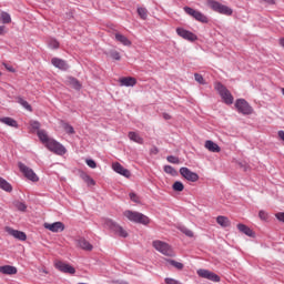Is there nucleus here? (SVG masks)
<instances>
[{"mask_svg":"<svg viewBox=\"0 0 284 284\" xmlns=\"http://www.w3.org/2000/svg\"><path fill=\"white\" fill-rule=\"evenodd\" d=\"M51 63L54 68H58V70L65 71L70 69V65L68 64V62L61 58H52Z\"/></svg>","mask_w":284,"mask_h":284,"instance_id":"nucleus-16","label":"nucleus"},{"mask_svg":"<svg viewBox=\"0 0 284 284\" xmlns=\"http://www.w3.org/2000/svg\"><path fill=\"white\" fill-rule=\"evenodd\" d=\"M69 83L74 88V90H80L81 89V82L77 80V78H69Z\"/></svg>","mask_w":284,"mask_h":284,"instance_id":"nucleus-35","label":"nucleus"},{"mask_svg":"<svg viewBox=\"0 0 284 284\" xmlns=\"http://www.w3.org/2000/svg\"><path fill=\"white\" fill-rule=\"evenodd\" d=\"M0 190H3L4 192H12V184L0 176Z\"/></svg>","mask_w":284,"mask_h":284,"instance_id":"nucleus-28","label":"nucleus"},{"mask_svg":"<svg viewBox=\"0 0 284 284\" xmlns=\"http://www.w3.org/2000/svg\"><path fill=\"white\" fill-rule=\"evenodd\" d=\"M3 65L9 72H14V68H12V65H8L7 63H3Z\"/></svg>","mask_w":284,"mask_h":284,"instance_id":"nucleus-50","label":"nucleus"},{"mask_svg":"<svg viewBox=\"0 0 284 284\" xmlns=\"http://www.w3.org/2000/svg\"><path fill=\"white\" fill-rule=\"evenodd\" d=\"M176 34L181 37L182 39H185L186 41H196V34L193 32L185 30L183 28H178L176 29Z\"/></svg>","mask_w":284,"mask_h":284,"instance_id":"nucleus-14","label":"nucleus"},{"mask_svg":"<svg viewBox=\"0 0 284 284\" xmlns=\"http://www.w3.org/2000/svg\"><path fill=\"white\" fill-rule=\"evenodd\" d=\"M153 247L164 256H173L172 246L163 241H153Z\"/></svg>","mask_w":284,"mask_h":284,"instance_id":"nucleus-7","label":"nucleus"},{"mask_svg":"<svg viewBox=\"0 0 284 284\" xmlns=\"http://www.w3.org/2000/svg\"><path fill=\"white\" fill-rule=\"evenodd\" d=\"M166 161L169 163H173L174 165H179V163H181V160H179V158L174 155L166 156Z\"/></svg>","mask_w":284,"mask_h":284,"instance_id":"nucleus-39","label":"nucleus"},{"mask_svg":"<svg viewBox=\"0 0 284 284\" xmlns=\"http://www.w3.org/2000/svg\"><path fill=\"white\" fill-rule=\"evenodd\" d=\"M164 172L166 174H171L172 176H174V174H176V170H174V168L172 165H164Z\"/></svg>","mask_w":284,"mask_h":284,"instance_id":"nucleus-41","label":"nucleus"},{"mask_svg":"<svg viewBox=\"0 0 284 284\" xmlns=\"http://www.w3.org/2000/svg\"><path fill=\"white\" fill-rule=\"evenodd\" d=\"M0 123H4V125H8L9 128H19L17 120L10 116L0 118Z\"/></svg>","mask_w":284,"mask_h":284,"instance_id":"nucleus-22","label":"nucleus"},{"mask_svg":"<svg viewBox=\"0 0 284 284\" xmlns=\"http://www.w3.org/2000/svg\"><path fill=\"white\" fill-rule=\"evenodd\" d=\"M0 273L1 274H7L9 276H12V274H17V267L11 266V265L0 266Z\"/></svg>","mask_w":284,"mask_h":284,"instance_id":"nucleus-24","label":"nucleus"},{"mask_svg":"<svg viewBox=\"0 0 284 284\" xmlns=\"http://www.w3.org/2000/svg\"><path fill=\"white\" fill-rule=\"evenodd\" d=\"M164 119H170V115H168V114H164Z\"/></svg>","mask_w":284,"mask_h":284,"instance_id":"nucleus-56","label":"nucleus"},{"mask_svg":"<svg viewBox=\"0 0 284 284\" xmlns=\"http://www.w3.org/2000/svg\"><path fill=\"white\" fill-rule=\"evenodd\" d=\"M204 148L209 150V152H221V146H219V144L212 140H206Z\"/></svg>","mask_w":284,"mask_h":284,"instance_id":"nucleus-20","label":"nucleus"},{"mask_svg":"<svg viewBox=\"0 0 284 284\" xmlns=\"http://www.w3.org/2000/svg\"><path fill=\"white\" fill-rule=\"evenodd\" d=\"M0 19L2 23H12V17H10V13L2 11L0 14Z\"/></svg>","mask_w":284,"mask_h":284,"instance_id":"nucleus-32","label":"nucleus"},{"mask_svg":"<svg viewBox=\"0 0 284 284\" xmlns=\"http://www.w3.org/2000/svg\"><path fill=\"white\" fill-rule=\"evenodd\" d=\"M49 48H51V50H57L59 49V41L54 40V39H51L49 41Z\"/></svg>","mask_w":284,"mask_h":284,"instance_id":"nucleus-43","label":"nucleus"},{"mask_svg":"<svg viewBox=\"0 0 284 284\" xmlns=\"http://www.w3.org/2000/svg\"><path fill=\"white\" fill-rule=\"evenodd\" d=\"M112 170L116 172V174H120L121 176H124L125 179H130L132 174L130 173V170L123 168L121 163L115 162L112 164Z\"/></svg>","mask_w":284,"mask_h":284,"instance_id":"nucleus-15","label":"nucleus"},{"mask_svg":"<svg viewBox=\"0 0 284 284\" xmlns=\"http://www.w3.org/2000/svg\"><path fill=\"white\" fill-rule=\"evenodd\" d=\"M235 108L240 114H252L254 112V109H252V105L245 99H237L235 101Z\"/></svg>","mask_w":284,"mask_h":284,"instance_id":"nucleus-8","label":"nucleus"},{"mask_svg":"<svg viewBox=\"0 0 284 284\" xmlns=\"http://www.w3.org/2000/svg\"><path fill=\"white\" fill-rule=\"evenodd\" d=\"M123 215L132 223H140L141 225L150 224V217H148L143 213L128 210V211H124Z\"/></svg>","mask_w":284,"mask_h":284,"instance_id":"nucleus-1","label":"nucleus"},{"mask_svg":"<svg viewBox=\"0 0 284 284\" xmlns=\"http://www.w3.org/2000/svg\"><path fill=\"white\" fill-rule=\"evenodd\" d=\"M209 7L213 9L214 12H219L220 14H225L226 17H232L233 10L232 8L221 4L219 1L209 0Z\"/></svg>","mask_w":284,"mask_h":284,"instance_id":"nucleus-4","label":"nucleus"},{"mask_svg":"<svg viewBox=\"0 0 284 284\" xmlns=\"http://www.w3.org/2000/svg\"><path fill=\"white\" fill-rule=\"evenodd\" d=\"M45 148L49 150V152H53V154H58V156H63V154L68 153V149H65V146L63 144H61V142L51 139Z\"/></svg>","mask_w":284,"mask_h":284,"instance_id":"nucleus-3","label":"nucleus"},{"mask_svg":"<svg viewBox=\"0 0 284 284\" xmlns=\"http://www.w3.org/2000/svg\"><path fill=\"white\" fill-rule=\"evenodd\" d=\"M60 125H61V128H63V130L67 132V134H74V132H75L74 126L71 125L70 123L61 120Z\"/></svg>","mask_w":284,"mask_h":284,"instance_id":"nucleus-27","label":"nucleus"},{"mask_svg":"<svg viewBox=\"0 0 284 284\" xmlns=\"http://www.w3.org/2000/svg\"><path fill=\"white\" fill-rule=\"evenodd\" d=\"M275 217L277 219V221H281L282 223H284V212L276 213Z\"/></svg>","mask_w":284,"mask_h":284,"instance_id":"nucleus-49","label":"nucleus"},{"mask_svg":"<svg viewBox=\"0 0 284 284\" xmlns=\"http://www.w3.org/2000/svg\"><path fill=\"white\" fill-rule=\"evenodd\" d=\"M44 229L49 230V232L59 233L65 230V224L63 222L44 223Z\"/></svg>","mask_w":284,"mask_h":284,"instance_id":"nucleus-13","label":"nucleus"},{"mask_svg":"<svg viewBox=\"0 0 284 284\" xmlns=\"http://www.w3.org/2000/svg\"><path fill=\"white\" fill-rule=\"evenodd\" d=\"M183 10L186 14H189V17H192L193 19H195V21H199L200 23H209L210 21V19H207L206 16L203 14V12L192 9V7H184Z\"/></svg>","mask_w":284,"mask_h":284,"instance_id":"nucleus-6","label":"nucleus"},{"mask_svg":"<svg viewBox=\"0 0 284 284\" xmlns=\"http://www.w3.org/2000/svg\"><path fill=\"white\" fill-rule=\"evenodd\" d=\"M55 268L59 270V272H62L63 274H75L77 270L74 266H71L70 264H67L64 262H55Z\"/></svg>","mask_w":284,"mask_h":284,"instance_id":"nucleus-12","label":"nucleus"},{"mask_svg":"<svg viewBox=\"0 0 284 284\" xmlns=\"http://www.w3.org/2000/svg\"><path fill=\"white\" fill-rule=\"evenodd\" d=\"M37 135L44 145H48V142L52 141V138L48 136V132H45V130H38Z\"/></svg>","mask_w":284,"mask_h":284,"instance_id":"nucleus-23","label":"nucleus"},{"mask_svg":"<svg viewBox=\"0 0 284 284\" xmlns=\"http://www.w3.org/2000/svg\"><path fill=\"white\" fill-rule=\"evenodd\" d=\"M138 14H139V17H141V19H143V21H145V19H148V9H145L143 7H139Z\"/></svg>","mask_w":284,"mask_h":284,"instance_id":"nucleus-36","label":"nucleus"},{"mask_svg":"<svg viewBox=\"0 0 284 284\" xmlns=\"http://www.w3.org/2000/svg\"><path fill=\"white\" fill-rule=\"evenodd\" d=\"M196 273H197V276H200L201 278H207V281H212L213 283L221 282V277L216 273L211 272L209 270L200 268L197 270Z\"/></svg>","mask_w":284,"mask_h":284,"instance_id":"nucleus-10","label":"nucleus"},{"mask_svg":"<svg viewBox=\"0 0 284 284\" xmlns=\"http://www.w3.org/2000/svg\"><path fill=\"white\" fill-rule=\"evenodd\" d=\"M266 3H270L271 6H274L275 1L274 0H265Z\"/></svg>","mask_w":284,"mask_h":284,"instance_id":"nucleus-54","label":"nucleus"},{"mask_svg":"<svg viewBox=\"0 0 284 284\" xmlns=\"http://www.w3.org/2000/svg\"><path fill=\"white\" fill-rule=\"evenodd\" d=\"M18 168L20 172L28 179L29 181H32L33 183H37L39 181V176L32 169H30L28 165L23 164L22 162L18 163Z\"/></svg>","mask_w":284,"mask_h":284,"instance_id":"nucleus-9","label":"nucleus"},{"mask_svg":"<svg viewBox=\"0 0 284 284\" xmlns=\"http://www.w3.org/2000/svg\"><path fill=\"white\" fill-rule=\"evenodd\" d=\"M170 265L175 267V270H183V263L176 262L175 260H166Z\"/></svg>","mask_w":284,"mask_h":284,"instance_id":"nucleus-37","label":"nucleus"},{"mask_svg":"<svg viewBox=\"0 0 284 284\" xmlns=\"http://www.w3.org/2000/svg\"><path fill=\"white\" fill-rule=\"evenodd\" d=\"M194 79L197 83H200L201 85H203L205 83V80L203 79V75L195 73L194 74Z\"/></svg>","mask_w":284,"mask_h":284,"instance_id":"nucleus-44","label":"nucleus"},{"mask_svg":"<svg viewBox=\"0 0 284 284\" xmlns=\"http://www.w3.org/2000/svg\"><path fill=\"white\" fill-rule=\"evenodd\" d=\"M109 54L114 61H121V53L119 51H110Z\"/></svg>","mask_w":284,"mask_h":284,"instance_id":"nucleus-40","label":"nucleus"},{"mask_svg":"<svg viewBox=\"0 0 284 284\" xmlns=\"http://www.w3.org/2000/svg\"><path fill=\"white\" fill-rule=\"evenodd\" d=\"M31 128L32 130H39V128H41V123H39V121H32Z\"/></svg>","mask_w":284,"mask_h":284,"instance_id":"nucleus-48","label":"nucleus"},{"mask_svg":"<svg viewBox=\"0 0 284 284\" xmlns=\"http://www.w3.org/2000/svg\"><path fill=\"white\" fill-rule=\"evenodd\" d=\"M237 230L242 232V234H245L246 236H254V231H252V229H250L245 224H237Z\"/></svg>","mask_w":284,"mask_h":284,"instance_id":"nucleus-25","label":"nucleus"},{"mask_svg":"<svg viewBox=\"0 0 284 284\" xmlns=\"http://www.w3.org/2000/svg\"><path fill=\"white\" fill-rule=\"evenodd\" d=\"M180 230H181V233L185 234V236H189V239L194 237V232H192V230H190L185 226L180 227Z\"/></svg>","mask_w":284,"mask_h":284,"instance_id":"nucleus-38","label":"nucleus"},{"mask_svg":"<svg viewBox=\"0 0 284 284\" xmlns=\"http://www.w3.org/2000/svg\"><path fill=\"white\" fill-rule=\"evenodd\" d=\"M105 227L114 232L116 236H121L122 239H128V231L123 229V226L119 225L116 222L112 220H105Z\"/></svg>","mask_w":284,"mask_h":284,"instance_id":"nucleus-5","label":"nucleus"},{"mask_svg":"<svg viewBox=\"0 0 284 284\" xmlns=\"http://www.w3.org/2000/svg\"><path fill=\"white\" fill-rule=\"evenodd\" d=\"M116 284H129L128 281H118Z\"/></svg>","mask_w":284,"mask_h":284,"instance_id":"nucleus-55","label":"nucleus"},{"mask_svg":"<svg viewBox=\"0 0 284 284\" xmlns=\"http://www.w3.org/2000/svg\"><path fill=\"white\" fill-rule=\"evenodd\" d=\"M277 136L281 139V141L284 142V131L283 130L277 132Z\"/></svg>","mask_w":284,"mask_h":284,"instance_id":"nucleus-51","label":"nucleus"},{"mask_svg":"<svg viewBox=\"0 0 284 284\" xmlns=\"http://www.w3.org/2000/svg\"><path fill=\"white\" fill-rule=\"evenodd\" d=\"M164 283H165V284H182L181 281L174 280V278H172V277H166V278L164 280Z\"/></svg>","mask_w":284,"mask_h":284,"instance_id":"nucleus-46","label":"nucleus"},{"mask_svg":"<svg viewBox=\"0 0 284 284\" xmlns=\"http://www.w3.org/2000/svg\"><path fill=\"white\" fill-rule=\"evenodd\" d=\"M258 216H260L261 221H267L270 219V214L267 212H265L264 210H261L258 212Z\"/></svg>","mask_w":284,"mask_h":284,"instance_id":"nucleus-42","label":"nucleus"},{"mask_svg":"<svg viewBox=\"0 0 284 284\" xmlns=\"http://www.w3.org/2000/svg\"><path fill=\"white\" fill-rule=\"evenodd\" d=\"M158 152H159V149L156 146L151 149V154H156Z\"/></svg>","mask_w":284,"mask_h":284,"instance_id":"nucleus-53","label":"nucleus"},{"mask_svg":"<svg viewBox=\"0 0 284 284\" xmlns=\"http://www.w3.org/2000/svg\"><path fill=\"white\" fill-rule=\"evenodd\" d=\"M0 34H6V27L4 26H0Z\"/></svg>","mask_w":284,"mask_h":284,"instance_id":"nucleus-52","label":"nucleus"},{"mask_svg":"<svg viewBox=\"0 0 284 284\" xmlns=\"http://www.w3.org/2000/svg\"><path fill=\"white\" fill-rule=\"evenodd\" d=\"M129 196L133 203H139V195H136V193H130Z\"/></svg>","mask_w":284,"mask_h":284,"instance_id":"nucleus-47","label":"nucleus"},{"mask_svg":"<svg viewBox=\"0 0 284 284\" xmlns=\"http://www.w3.org/2000/svg\"><path fill=\"white\" fill-rule=\"evenodd\" d=\"M115 40L119 41V43H122V45H132V41L128 39V37L121 34V33H115Z\"/></svg>","mask_w":284,"mask_h":284,"instance_id":"nucleus-26","label":"nucleus"},{"mask_svg":"<svg viewBox=\"0 0 284 284\" xmlns=\"http://www.w3.org/2000/svg\"><path fill=\"white\" fill-rule=\"evenodd\" d=\"M180 174L181 176H183V179L190 181L191 183H196V181H199V175L196 174V172H193L189 168L182 166L180 169Z\"/></svg>","mask_w":284,"mask_h":284,"instance_id":"nucleus-11","label":"nucleus"},{"mask_svg":"<svg viewBox=\"0 0 284 284\" xmlns=\"http://www.w3.org/2000/svg\"><path fill=\"white\" fill-rule=\"evenodd\" d=\"M13 205L16 209L19 210V212H26V210H28V205H26V203L21 201L13 202Z\"/></svg>","mask_w":284,"mask_h":284,"instance_id":"nucleus-33","label":"nucleus"},{"mask_svg":"<svg viewBox=\"0 0 284 284\" xmlns=\"http://www.w3.org/2000/svg\"><path fill=\"white\" fill-rule=\"evenodd\" d=\"M0 77H1V72H0Z\"/></svg>","mask_w":284,"mask_h":284,"instance_id":"nucleus-57","label":"nucleus"},{"mask_svg":"<svg viewBox=\"0 0 284 284\" xmlns=\"http://www.w3.org/2000/svg\"><path fill=\"white\" fill-rule=\"evenodd\" d=\"M85 163L89 168H91L92 170L97 169V162L92 159H88L85 160Z\"/></svg>","mask_w":284,"mask_h":284,"instance_id":"nucleus-45","label":"nucleus"},{"mask_svg":"<svg viewBox=\"0 0 284 284\" xmlns=\"http://www.w3.org/2000/svg\"><path fill=\"white\" fill-rule=\"evenodd\" d=\"M80 178L82 181H84V183H87V185H95L94 179H92L88 173L82 172Z\"/></svg>","mask_w":284,"mask_h":284,"instance_id":"nucleus-30","label":"nucleus"},{"mask_svg":"<svg viewBox=\"0 0 284 284\" xmlns=\"http://www.w3.org/2000/svg\"><path fill=\"white\" fill-rule=\"evenodd\" d=\"M128 138L130 139V141H133V143H138V145H143L144 143L143 138L134 131H130Z\"/></svg>","mask_w":284,"mask_h":284,"instance_id":"nucleus-21","label":"nucleus"},{"mask_svg":"<svg viewBox=\"0 0 284 284\" xmlns=\"http://www.w3.org/2000/svg\"><path fill=\"white\" fill-rule=\"evenodd\" d=\"M120 85L124 88H134V85H136V80L132 77L121 78Z\"/></svg>","mask_w":284,"mask_h":284,"instance_id":"nucleus-19","label":"nucleus"},{"mask_svg":"<svg viewBox=\"0 0 284 284\" xmlns=\"http://www.w3.org/2000/svg\"><path fill=\"white\" fill-rule=\"evenodd\" d=\"M75 243L78 247H81V250H85V252H92V250H94V246H92V244H90V242H88L85 237H79L78 240H75Z\"/></svg>","mask_w":284,"mask_h":284,"instance_id":"nucleus-18","label":"nucleus"},{"mask_svg":"<svg viewBox=\"0 0 284 284\" xmlns=\"http://www.w3.org/2000/svg\"><path fill=\"white\" fill-rule=\"evenodd\" d=\"M172 187L174 192H183V190H185V185H183L181 181L174 182Z\"/></svg>","mask_w":284,"mask_h":284,"instance_id":"nucleus-34","label":"nucleus"},{"mask_svg":"<svg viewBox=\"0 0 284 284\" xmlns=\"http://www.w3.org/2000/svg\"><path fill=\"white\" fill-rule=\"evenodd\" d=\"M18 103L28 112H32V105H30V103H28L23 98H18Z\"/></svg>","mask_w":284,"mask_h":284,"instance_id":"nucleus-31","label":"nucleus"},{"mask_svg":"<svg viewBox=\"0 0 284 284\" xmlns=\"http://www.w3.org/2000/svg\"><path fill=\"white\" fill-rule=\"evenodd\" d=\"M215 90L216 92H219L221 99L226 105H232V103H234V95H232L230 90H227V88L223 85V83L217 82L215 84Z\"/></svg>","mask_w":284,"mask_h":284,"instance_id":"nucleus-2","label":"nucleus"},{"mask_svg":"<svg viewBox=\"0 0 284 284\" xmlns=\"http://www.w3.org/2000/svg\"><path fill=\"white\" fill-rule=\"evenodd\" d=\"M6 232L10 234V236H13V239H17L18 241H26L28 239V235L23 231H18L11 227H7Z\"/></svg>","mask_w":284,"mask_h":284,"instance_id":"nucleus-17","label":"nucleus"},{"mask_svg":"<svg viewBox=\"0 0 284 284\" xmlns=\"http://www.w3.org/2000/svg\"><path fill=\"white\" fill-rule=\"evenodd\" d=\"M216 223L221 225V227H230V219L223 215L216 217Z\"/></svg>","mask_w":284,"mask_h":284,"instance_id":"nucleus-29","label":"nucleus"}]
</instances>
